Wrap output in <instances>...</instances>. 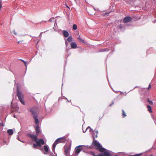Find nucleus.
<instances>
[{
	"label": "nucleus",
	"instance_id": "obj_7",
	"mask_svg": "<svg viewBox=\"0 0 156 156\" xmlns=\"http://www.w3.org/2000/svg\"><path fill=\"white\" fill-rule=\"evenodd\" d=\"M36 143L39 147H41V145L44 144V140L42 139H39L37 141Z\"/></svg>",
	"mask_w": 156,
	"mask_h": 156
},
{
	"label": "nucleus",
	"instance_id": "obj_14",
	"mask_svg": "<svg viewBox=\"0 0 156 156\" xmlns=\"http://www.w3.org/2000/svg\"><path fill=\"white\" fill-rule=\"evenodd\" d=\"M77 39L80 42L85 43L84 41L80 37L79 35H78Z\"/></svg>",
	"mask_w": 156,
	"mask_h": 156
},
{
	"label": "nucleus",
	"instance_id": "obj_19",
	"mask_svg": "<svg viewBox=\"0 0 156 156\" xmlns=\"http://www.w3.org/2000/svg\"><path fill=\"white\" fill-rule=\"evenodd\" d=\"M88 153L92 155L93 156H95L96 155L93 151H90L88 152Z\"/></svg>",
	"mask_w": 156,
	"mask_h": 156
},
{
	"label": "nucleus",
	"instance_id": "obj_23",
	"mask_svg": "<svg viewBox=\"0 0 156 156\" xmlns=\"http://www.w3.org/2000/svg\"><path fill=\"white\" fill-rule=\"evenodd\" d=\"M148 102L150 104L152 105L153 104V102L152 101H150L149 99L147 100Z\"/></svg>",
	"mask_w": 156,
	"mask_h": 156
},
{
	"label": "nucleus",
	"instance_id": "obj_5",
	"mask_svg": "<svg viewBox=\"0 0 156 156\" xmlns=\"http://www.w3.org/2000/svg\"><path fill=\"white\" fill-rule=\"evenodd\" d=\"M71 146L69 145H66L64 147L65 154L66 156H69V152Z\"/></svg>",
	"mask_w": 156,
	"mask_h": 156
},
{
	"label": "nucleus",
	"instance_id": "obj_36",
	"mask_svg": "<svg viewBox=\"0 0 156 156\" xmlns=\"http://www.w3.org/2000/svg\"><path fill=\"white\" fill-rule=\"evenodd\" d=\"M89 127L90 129V130H91V129L90 127Z\"/></svg>",
	"mask_w": 156,
	"mask_h": 156
},
{
	"label": "nucleus",
	"instance_id": "obj_28",
	"mask_svg": "<svg viewBox=\"0 0 156 156\" xmlns=\"http://www.w3.org/2000/svg\"><path fill=\"white\" fill-rule=\"evenodd\" d=\"M13 32H14V34L15 35H17V33L16 32H15V30H14L13 31Z\"/></svg>",
	"mask_w": 156,
	"mask_h": 156
},
{
	"label": "nucleus",
	"instance_id": "obj_33",
	"mask_svg": "<svg viewBox=\"0 0 156 156\" xmlns=\"http://www.w3.org/2000/svg\"><path fill=\"white\" fill-rule=\"evenodd\" d=\"M89 148H90V149H91V148H92V147H91V146H90V147H89Z\"/></svg>",
	"mask_w": 156,
	"mask_h": 156
},
{
	"label": "nucleus",
	"instance_id": "obj_12",
	"mask_svg": "<svg viewBox=\"0 0 156 156\" xmlns=\"http://www.w3.org/2000/svg\"><path fill=\"white\" fill-rule=\"evenodd\" d=\"M44 149L45 152H44V154H47L49 151V148L48 146L44 145Z\"/></svg>",
	"mask_w": 156,
	"mask_h": 156
},
{
	"label": "nucleus",
	"instance_id": "obj_34",
	"mask_svg": "<svg viewBox=\"0 0 156 156\" xmlns=\"http://www.w3.org/2000/svg\"><path fill=\"white\" fill-rule=\"evenodd\" d=\"M67 42L66 41V44H67Z\"/></svg>",
	"mask_w": 156,
	"mask_h": 156
},
{
	"label": "nucleus",
	"instance_id": "obj_15",
	"mask_svg": "<svg viewBox=\"0 0 156 156\" xmlns=\"http://www.w3.org/2000/svg\"><path fill=\"white\" fill-rule=\"evenodd\" d=\"M7 132L9 135H12L13 133V131L12 129H9L8 130Z\"/></svg>",
	"mask_w": 156,
	"mask_h": 156
},
{
	"label": "nucleus",
	"instance_id": "obj_17",
	"mask_svg": "<svg viewBox=\"0 0 156 156\" xmlns=\"http://www.w3.org/2000/svg\"><path fill=\"white\" fill-rule=\"evenodd\" d=\"M122 117L124 118L126 116V113L124 110L122 109Z\"/></svg>",
	"mask_w": 156,
	"mask_h": 156
},
{
	"label": "nucleus",
	"instance_id": "obj_9",
	"mask_svg": "<svg viewBox=\"0 0 156 156\" xmlns=\"http://www.w3.org/2000/svg\"><path fill=\"white\" fill-rule=\"evenodd\" d=\"M132 19L130 16H126L123 19V22L124 23H127L131 21Z\"/></svg>",
	"mask_w": 156,
	"mask_h": 156
},
{
	"label": "nucleus",
	"instance_id": "obj_31",
	"mask_svg": "<svg viewBox=\"0 0 156 156\" xmlns=\"http://www.w3.org/2000/svg\"><path fill=\"white\" fill-rule=\"evenodd\" d=\"M20 60L22 62H23V63H24V62H25V61L22 59H20Z\"/></svg>",
	"mask_w": 156,
	"mask_h": 156
},
{
	"label": "nucleus",
	"instance_id": "obj_26",
	"mask_svg": "<svg viewBox=\"0 0 156 156\" xmlns=\"http://www.w3.org/2000/svg\"><path fill=\"white\" fill-rule=\"evenodd\" d=\"M114 104V102L113 101H112V104H110L109 106H112L113 104Z\"/></svg>",
	"mask_w": 156,
	"mask_h": 156
},
{
	"label": "nucleus",
	"instance_id": "obj_18",
	"mask_svg": "<svg viewBox=\"0 0 156 156\" xmlns=\"http://www.w3.org/2000/svg\"><path fill=\"white\" fill-rule=\"evenodd\" d=\"M72 40L73 38L71 36L67 38V41L69 42H71L72 41Z\"/></svg>",
	"mask_w": 156,
	"mask_h": 156
},
{
	"label": "nucleus",
	"instance_id": "obj_11",
	"mask_svg": "<svg viewBox=\"0 0 156 156\" xmlns=\"http://www.w3.org/2000/svg\"><path fill=\"white\" fill-rule=\"evenodd\" d=\"M70 46L72 48H76L77 47V45L76 43L72 42L70 44Z\"/></svg>",
	"mask_w": 156,
	"mask_h": 156
},
{
	"label": "nucleus",
	"instance_id": "obj_3",
	"mask_svg": "<svg viewBox=\"0 0 156 156\" xmlns=\"http://www.w3.org/2000/svg\"><path fill=\"white\" fill-rule=\"evenodd\" d=\"M16 95L17 96L19 100L21 103L23 105H25V101L23 100L24 99V95L22 94L21 91H20L18 87L17 88V94Z\"/></svg>",
	"mask_w": 156,
	"mask_h": 156
},
{
	"label": "nucleus",
	"instance_id": "obj_25",
	"mask_svg": "<svg viewBox=\"0 0 156 156\" xmlns=\"http://www.w3.org/2000/svg\"><path fill=\"white\" fill-rule=\"evenodd\" d=\"M27 62H26L25 61L24 63V65H25V66H26V67H27Z\"/></svg>",
	"mask_w": 156,
	"mask_h": 156
},
{
	"label": "nucleus",
	"instance_id": "obj_37",
	"mask_svg": "<svg viewBox=\"0 0 156 156\" xmlns=\"http://www.w3.org/2000/svg\"><path fill=\"white\" fill-rule=\"evenodd\" d=\"M114 156H118L117 155H115Z\"/></svg>",
	"mask_w": 156,
	"mask_h": 156
},
{
	"label": "nucleus",
	"instance_id": "obj_16",
	"mask_svg": "<svg viewBox=\"0 0 156 156\" xmlns=\"http://www.w3.org/2000/svg\"><path fill=\"white\" fill-rule=\"evenodd\" d=\"M147 108H148V111L150 112V113H152V108H151V107L150 105H147Z\"/></svg>",
	"mask_w": 156,
	"mask_h": 156
},
{
	"label": "nucleus",
	"instance_id": "obj_32",
	"mask_svg": "<svg viewBox=\"0 0 156 156\" xmlns=\"http://www.w3.org/2000/svg\"><path fill=\"white\" fill-rule=\"evenodd\" d=\"M97 134H96V135H95V137L96 138H97L98 137Z\"/></svg>",
	"mask_w": 156,
	"mask_h": 156
},
{
	"label": "nucleus",
	"instance_id": "obj_6",
	"mask_svg": "<svg viewBox=\"0 0 156 156\" xmlns=\"http://www.w3.org/2000/svg\"><path fill=\"white\" fill-rule=\"evenodd\" d=\"M28 136L32 139V141H34L35 142H36L37 140V135L36 134V135H34V134H28Z\"/></svg>",
	"mask_w": 156,
	"mask_h": 156
},
{
	"label": "nucleus",
	"instance_id": "obj_4",
	"mask_svg": "<svg viewBox=\"0 0 156 156\" xmlns=\"http://www.w3.org/2000/svg\"><path fill=\"white\" fill-rule=\"evenodd\" d=\"M30 111L33 115V117L35 120L34 122L35 123L36 125H37L39 126V122L38 119H37V114L36 113L35 108H31L30 109Z\"/></svg>",
	"mask_w": 156,
	"mask_h": 156
},
{
	"label": "nucleus",
	"instance_id": "obj_27",
	"mask_svg": "<svg viewBox=\"0 0 156 156\" xmlns=\"http://www.w3.org/2000/svg\"><path fill=\"white\" fill-rule=\"evenodd\" d=\"M65 5L66 7L67 8H68L69 9V7L66 4H65Z\"/></svg>",
	"mask_w": 156,
	"mask_h": 156
},
{
	"label": "nucleus",
	"instance_id": "obj_2",
	"mask_svg": "<svg viewBox=\"0 0 156 156\" xmlns=\"http://www.w3.org/2000/svg\"><path fill=\"white\" fill-rule=\"evenodd\" d=\"M67 139L65 137H63L57 139L53 144V147L52 148V151H54L56 145L59 143L65 142Z\"/></svg>",
	"mask_w": 156,
	"mask_h": 156
},
{
	"label": "nucleus",
	"instance_id": "obj_1",
	"mask_svg": "<svg viewBox=\"0 0 156 156\" xmlns=\"http://www.w3.org/2000/svg\"><path fill=\"white\" fill-rule=\"evenodd\" d=\"M92 146H94L96 150L102 153L97 154L96 156H112V154L109 151L103 147L101 144L95 139L94 137L93 139Z\"/></svg>",
	"mask_w": 156,
	"mask_h": 156
},
{
	"label": "nucleus",
	"instance_id": "obj_20",
	"mask_svg": "<svg viewBox=\"0 0 156 156\" xmlns=\"http://www.w3.org/2000/svg\"><path fill=\"white\" fill-rule=\"evenodd\" d=\"M73 28L74 30H76L77 29V26L76 24H73Z\"/></svg>",
	"mask_w": 156,
	"mask_h": 156
},
{
	"label": "nucleus",
	"instance_id": "obj_24",
	"mask_svg": "<svg viewBox=\"0 0 156 156\" xmlns=\"http://www.w3.org/2000/svg\"><path fill=\"white\" fill-rule=\"evenodd\" d=\"M151 86L150 83L149 84V86L148 87V90H149L151 87Z\"/></svg>",
	"mask_w": 156,
	"mask_h": 156
},
{
	"label": "nucleus",
	"instance_id": "obj_29",
	"mask_svg": "<svg viewBox=\"0 0 156 156\" xmlns=\"http://www.w3.org/2000/svg\"><path fill=\"white\" fill-rule=\"evenodd\" d=\"M94 131L95 132V133H96V134H98V130H96V131H94Z\"/></svg>",
	"mask_w": 156,
	"mask_h": 156
},
{
	"label": "nucleus",
	"instance_id": "obj_8",
	"mask_svg": "<svg viewBox=\"0 0 156 156\" xmlns=\"http://www.w3.org/2000/svg\"><path fill=\"white\" fill-rule=\"evenodd\" d=\"M81 146H79L75 148V154L76 155H78L79 153L82 150Z\"/></svg>",
	"mask_w": 156,
	"mask_h": 156
},
{
	"label": "nucleus",
	"instance_id": "obj_35",
	"mask_svg": "<svg viewBox=\"0 0 156 156\" xmlns=\"http://www.w3.org/2000/svg\"><path fill=\"white\" fill-rule=\"evenodd\" d=\"M49 21H51V19H50L49 20Z\"/></svg>",
	"mask_w": 156,
	"mask_h": 156
},
{
	"label": "nucleus",
	"instance_id": "obj_30",
	"mask_svg": "<svg viewBox=\"0 0 156 156\" xmlns=\"http://www.w3.org/2000/svg\"><path fill=\"white\" fill-rule=\"evenodd\" d=\"M23 41V40H22V41H18L17 42V43L18 44H19V43H20V42H22V41Z\"/></svg>",
	"mask_w": 156,
	"mask_h": 156
},
{
	"label": "nucleus",
	"instance_id": "obj_10",
	"mask_svg": "<svg viewBox=\"0 0 156 156\" xmlns=\"http://www.w3.org/2000/svg\"><path fill=\"white\" fill-rule=\"evenodd\" d=\"M36 134L38 135L40 133V131L39 129V126L37 125L35 128Z\"/></svg>",
	"mask_w": 156,
	"mask_h": 156
},
{
	"label": "nucleus",
	"instance_id": "obj_13",
	"mask_svg": "<svg viewBox=\"0 0 156 156\" xmlns=\"http://www.w3.org/2000/svg\"><path fill=\"white\" fill-rule=\"evenodd\" d=\"M63 36L65 37H68L69 36V33L67 31L65 30H63Z\"/></svg>",
	"mask_w": 156,
	"mask_h": 156
},
{
	"label": "nucleus",
	"instance_id": "obj_22",
	"mask_svg": "<svg viewBox=\"0 0 156 156\" xmlns=\"http://www.w3.org/2000/svg\"><path fill=\"white\" fill-rule=\"evenodd\" d=\"M38 146V145H37V144H33V147L34 148H36L37 147V146Z\"/></svg>",
	"mask_w": 156,
	"mask_h": 156
},
{
	"label": "nucleus",
	"instance_id": "obj_21",
	"mask_svg": "<svg viewBox=\"0 0 156 156\" xmlns=\"http://www.w3.org/2000/svg\"><path fill=\"white\" fill-rule=\"evenodd\" d=\"M143 154L142 153H140L137 154H136L134 155H130V156H141Z\"/></svg>",
	"mask_w": 156,
	"mask_h": 156
}]
</instances>
